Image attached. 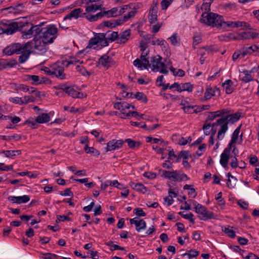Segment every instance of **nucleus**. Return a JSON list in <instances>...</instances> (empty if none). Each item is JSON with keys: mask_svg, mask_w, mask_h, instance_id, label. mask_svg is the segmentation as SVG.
<instances>
[{"mask_svg": "<svg viewBox=\"0 0 259 259\" xmlns=\"http://www.w3.org/2000/svg\"><path fill=\"white\" fill-rule=\"evenodd\" d=\"M72 62L66 61H58L51 66L52 74L59 79H64L66 75L64 72V66L68 67Z\"/></svg>", "mask_w": 259, "mask_h": 259, "instance_id": "0eeeda50", "label": "nucleus"}, {"mask_svg": "<svg viewBox=\"0 0 259 259\" xmlns=\"http://www.w3.org/2000/svg\"><path fill=\"white\" fill-rule=\"evenodd\" d=\"M188 180H189V178L186 174H182L181 175H180V174H177V179H176L177 181H186Z\"/></svg>", "mask_w": 259, "mask_h": 259, "instance_id": "052dcab7", "label": "nucleus"}, {"mask_svg": "<svg viewBox=\"0 0 259 259\" xmlns=\"http://www.w3.org/2000/svg\"><path fill=\"white\" fill-rule=\"evenodd\" d=\"M76 69L79 72H80L83 75H90V73L83 67L80 66H77Z\"/></svg>", "mask_w": 259, "mask_h": 259, "instance_id": "603ef678", "label": "nucleus"}, {"mask_svg": "<svg viewBox=\"0 0 259 259\" xmlns=\"http://www.w3.org/2000/svg\"><path fill=\"white\" fill-rule=\"evenodd\" d=\"M135 213L139 217H145L146 215L145 212L142 208H137L134 210Z\"/></svg>", "mask_w": 259, "mask_h": 259, "instance_id": "5fc2aeb1", "label": "nucleus"}, {"mask_svg": "<svg viewBox=\"0 0 259 259\" xmlns=\"http://www.w3.org/2000/svg\"><path fill=\"white\" fill-rule=\"evenodd\" d=\"M222 231L231 238H233L236 236L235 232L232 230V227L230 226L222 227Z\"/></svg>", "mask_w": 259, "mask_h": 259, "instance_id": "473e14b6", "label": "nucleus"}, {"mask_svg": "<svg viewBox=\"0 0 259 259\" xmlns=\"http://www.w3.org/2000/svg\"><path fill=\"white\" fill-rule=\"evenodd\" d=\"M123 143L124 141L122 140L113 139L111 140L107 143L106 152L117 150L122 146Z\"/></svg>", "mask_w": 259, "mask_h": 259, "instance_id": "4468645a", "label": "nucleus"}, {"mask_svg": "<svg viewBox=\"0 0 259 259\" xmlns=\"http://www.w3.org/2000/svg\"><path fill=\"white\" fill-rule=\"evenodd\" d=\"M118 32L115 31H108L105 33H98L90 40L88 48L96 49L99 46L101 48L107 46L108 45V40L114 41L118 39Z\"/></svg>", "mask_w": 259, "mask_h": 259, "instance_id": "7ed1b4c3", "label": "nucleus"}, {"mask_svg": "<svg viewBox=\"0 0 259 259\" xmlns=\"http://www.w3.org/2000/svg\"><path fill=\"white\" fill-rule=\"evenodd\" d=\"M172 194V189H169L168 190V196L167 197H165L164 199V201L165 202H167V204L168 206L171 205L174 202V199L172 198V196L171 195Z\"/></svg>", "mask_w": 259, "mask_h": 259, "instance_id": "a19ab883", "label": "nucleus"}, {"mask_svg": "<svg viewBox=\"0 0 259 259\" xmlns=\"http://www.w3.org/2000/svg\"><path fill=\"white\" fill-rule=\"evenodd\" d=\"M21 104H26L29 102H33L35 101V98L32 95L25 96L21 98Z\"/></svg>", "mask_w": 259, "mask_h": 259, "instance_id": "4c0bfd02", "label": "nucleus"}, {"mask_svg": "<svg viewBox=\"0 0 259 259\" xmlns=\"http://www.w3.org/2000/svg\"><path fill=\"white\" fill-rule=\"evenodd\" d=\"M147 55V53H145V55H144V53L143 52L140 57V59L141 60L142 63H143V67L145 68H147L148 67H149V65L150 64L149 63V61L148 58H146Z\"/></svg>", "mask_w": 259, "mask_h": 259, "instance_id": "58836bf2", "label": "nucleus"}, {"mask_svg": "<svg viewBox=\"0 0 259 259\" xmlns=\"http://www.w3.org/2000/svg\"><path fill=\"white\" fill-rule=\"evenodd\" d=\"M130 222L131 224H134L136 226V230L139 232L145 230L146 228V222L138 217L130 219Z\"/></svg>", "mask_w": 259, "mask_h": 259, "instance_id": "dca6fc26", "label": "nucleus"}, {"mask_svg": "<svg viewBox=\"0 0 259 259\" xmlns=\"http://www.w3.org/2000/svg\"><path fill=\"white\" fill-rule=\"evenodd\" d=\"M50 120V117L47 113L40 114L35 119V121L39 123H44L49 122Z\"/></svg>", "mask_w": 259, "mask_h": 259, "instance_id": "a878e982", "label": "nucleus"}, {"mask_svg": "<svg viewBox=\"0 0 259 259\" xmlns=\"http://www.w3.org/2000/svg\"><path fill=\"white\" fill-rule=\"evenodd\" d=\"M197 194V193L193 187L190 189V190L188 192V195L189 197L192 198H194L196 197Z\"/></svg>", "mask_w": 259, "mask_h": 259, "instance_id": "69168bd1", "label": "nucleus"}, {"mask_svg": "<svg viewBox=\"0 0 259 259\" xmlns=\"http://www.w3.org/2000/svg\"><path fill=\"white\" fill-rule=\"evenodd\" d=\"M57 256L55 254L48 253L45 256L41 257V259H55Z\"/></svg>", "mask_w": 259, "mask_h": 259, "instance_id": "774afa93", "label": "nucleus"}, {"mask_svg": "<svg viewBox=\"0 0 259 259\" xmlns=\"http://www.w3.org/2000/svg\"><path fill=\"white\" fill-rule=\"evenodd\" d=\"M194 109V106L188 105L183 107V109L186 113L192 114L195 113Z\"/></svg>", "mask_w": 259, "mask_h": 259, "instance_id": "49530a36", "label": "nucleus"}, {"mask_svg": "<svg viewBox=\"0 0 259 259\" xmlns=\"http://www.w3.org/2000/svg\"><path fill=\"white\" fill-rule=\"evenodd\" d=\"M85 12L88 15H91V13H95L98 10H102V6L101 5H97L93 4H86L85 6Z\"/></svg>", "mask_w": 259, "mask_h": 259, "instance_id": "6ab92c4d", "label": "nucleus"}, {"mask_svg": "<svg viewBox=\"0 0 259 259\" xmlns=\"http://www.w3.org/2000/svg\"><path fill=\"white\" fill-rule=\"evenodd\" d=\"M230 154L226 153L224 151L221 155L220 164L226 168L228 166V163L230 158Z\"/></svg>", "mask_w": 259, "mask_h": 259, "instance_id": "393cba45", "label": "nucleus"}, {"mask_svg": "<svg viewBox=\"0 0 259 259\" xmlns=\"http://www.w3.org/2000/svg\"><path fill=\"white\" fill-rule=\"evenodd\" d=\"M8 200L13 203L21 204L25 203L30 200L28 195H23L22 196H9Z\"/></svg>", "mask_w": 259, "mask_h": 259, "instance_id": "f3484780", "label": "nucleus"}, {"mask_svg": "<svg viewBox=\"0 0 259 259\" xmlns=\"http://www.w3.org/2000/svg\"><path fill=\"white\" fill-rule=\"evenodd\" d=\"M231 112L230 111L229 113L226 114L225 116L221 117L212 124L213 126H220V128L218 133V138L219 140H222L223 139L224 134L228 130V124L237 122L241 117V113L236 112L232 114Z\"/></svg>", "mask_w": 259, "mask_h": 259, "instance_id": "f03ea898", "label": "nucleus"}, {"mask_svg": "<svg viewBox=\"0 0 259 259\" xmlns=\"http://www.w3.org/2000/svg\"><path fill=\"white\" fill-rule=\"evenodd\" d=\"M114 108L119 110L121 112V116H124V114L126 112L125 111L126 109H130L131 108V105L127 102H117L114 105Z\"/></svg>", "mask_w": 259, "mask_h": 259, "instance_id": "aec40b11", "label": "nucleus"}, {"mask_svg": "<svg viewBox=\"0 0 259 259\" xmlns=\"http://www.w3.org/2000/svg\"><path fill=\"white\" fill-rule=\"evenodd\" d=\"M162 57L159 55H156L151 58L150 68H151L152 71L155 72H159L163 74H167L168 72L165 64L161 61Z\"/></svg>", "mask_w": 259, "mask_h": 259, "instance_id": "6e6552de", "label": "nucleus"}, {"mask_svg": "<svg viewBox=\"0 0 259 259\" xmlns=\"http://www.w3.org/2000/svg\"><path fill=\"white\" fill-rule=\"evenodd\" d=\"M177 171H166V170H163L162 172L163 175L166 178H168L169 179H173L174 180H176L177 177Z\"/></svg>", "mask_w": 259, "mask_h": 259, "instance_id": "72a5a7b5", "label": "nucleus"}, {"mask_svg": "<svg viewBox=\"0 0 259 259\" xmlns=\"http://www.w3.org/2000/svg\"><path fill=\"white\" fill-rule=\"evenodd\" d=\"M241 125H239L237 128L234 131L232 137V143H236L239 136V134L240 133V128Z\"/></svg>", "mask_w": 259, "mask_h": 259, "instance_id": "79ce46f5", "label": "nucleus"}, {"mask_svg": "<svg viewBox=\"0 0 259 259\" xmlns=\"http://www.w3.org/2000/svg\"><path fill=\"white\" fill-rule=\"evenodd\" d=\"M172 1L173 0H163L161 3L162 9L166 10Z\"/></svg>", "mask_w": 259, "mask_h": 259, "instance_id": "864d4df0", "label": "nucleus"}, {"mask_svg": "<svg viewBox=\"0 0 259 259\" xmlns=\"http://www.w3.org/2000/svg\"><path fill=\"white\" fill-rule=\"evenodd\" d=\"M199 254V252L195 249L190 250L189 252L184 254V256L187 255L189 258L196 257Z\"/></svg>", "mask_w": 259, "mask_h": 259, "instance_id": "de8ad7c7", "label": "nucleus"}, {"mask_svg": "<svg viewBox=\"0 0 259 259\" xmlns=\"http://www.w3.org/2000/svg\"><path fill=\"white\" fill-rule=\"evenodd\" d=\"M42 23L40 25L38 36L47 42L53 43L57 36L58 28L54 25H49L41 28Z\"/></svg>", "mask_w": 259, "mask_h": 259, "instance_id": "39448f33", "label": "nucleus"}, {"mask_svg": "<svg viewBox=\"0 0 259 259\" xmlns=\"http://www.w3.org/2000/svg\"><path fill=\"white\" fill-rule=\"evenodd\" d=\"M24 8V6H23V4H18V5H15L14 6H11L8 8H7V9H8V10H10V12H13V11L12 10H16V11H21L22 10V9ZM13 13H15L16 12L15 11H14Z\"/></svg>", "mask_w": 259, "mask_h": 259, "instance_id": "37998d69", "label": "nucleus"}, {"mask_svg": "<svg viewBox=\"0 0 259 259\" xmlns=\"http://www.w3.org/2000/svg\"><path fill=\"white\" fill-rule=\"evenodd\" d=\"M212 90L211 89L206 90L205 94H204V98L206 99H210L212 96H214V94L211 93Z\"/></svg>", "mask_w": 259, "mask_h": 259, "instance_id": "e2e57ef3", "label": "nucleus"}, {"mask_svg": "<svg viewBox=\"0 0 259 259\" xmlns=\"http://www.w3.org/2000/svg\"><path fill=\"white\" fill-rule=\"evenodd\" d=\"M170 71L172 72L173 74L175 76H179L182 77L185 75V71L182 69H178V70L176 69L171 67L170 69Z\"/></svg>", "mask_w": 259, "mask_h": 259, "instance_id": "a18cd8bd", "label": "nucleus"}, {"mask_svg": "<svg viewBox=\"0 0 259 259\" xmlns=\"http://www.w3.org/2000/svg\"><path fill=\"white\" fill-rule=\"evenodd\" d=\"M136 13V12L135 10H131V11L128 12L127 14L124 15L123 17L124 18V20H126L127 21L131 18L134 17Z\"/></svg>", "mask_w": 259, "mask_h": 259, "instance_id": "6e6d98bb", "label": "nucleus"}, {"mask_svg": "<svg viewBox=\"0 0 259 259\" xmlns=\"http://www.w3.org/2000/svg\"><path fill=\"white\" fill-rule=\"evenodd\" d=\"M3 153L7 157L12 158L13 156L19 155L21 153L20 150H3L0 152Z\"/></svg>", "mask_w": 259, "mask_h": 259, "instance_id": "cd10ccee", "label": "nucleus"}, {"mask_svg": "<svg viewBox=\"0 0 259 259\" xmlns=\"http://www.w3.org/2000/svg\"><path fill=\"white\" fill-rule=\"evenodd\" d=\"M200 21L208 26L217 27L218 28L222 26V17L217 14L210 12L205 15V13H202Z\"/></svg>", "mask_w": 259, "mask_h": 259, "instance_id": "423d86ee", "label": "nucleus"}, {"mask_svg": "<svg viewBox=\"0 0 259 259\" xmlns=\"http://www.w3.org/2000/svg\"><path fill=\"white\" fill-rule=\"evenodd\" d=\"M257 46L253 45L249 47H243L240 50L242 53V57L243 58L246 55L252 54L253 52H257Z\"/></svg>", "mask_w": 259, "mask_h": 259, "instance_id": "4be33fe9", "label": "nucleus"}, {"mask_svg": "<svg viewBox=\"0 0 259 259\" xmlns=\"http://www.w3.org/2000/svg\"><path fill=\"white\" fill-rule=\"evenodd\" d=\"M125 142L127 143V145L129 147L133 149L135 147H138L140 145V143L139 142L133 141L131 139H126L125 140Z\"/></svg>", "mask_w": 259, "mask_h": 259, "instance_id": "ea45409f", "label": "nucleus"}, {"mask_svg": "<svg viewBox=\"0 0 259 259\" xmlns=\"http://www.w3.org/2000/svg\"><path fill=\"white\" fill-rule=\"evenodd\" d=\"M174 46H178L180 44V38L177 33H174L168 38Z\"/></svg>", "mask_w": 259, "mask_h": 259, "instance_id": "f704fd0d", "label": "nucleus"}, {"mask_svg": "<svg viewBox=\"0 0 259 259\" xmlns=\"http://www.w3.org/2000/svg\"><path fill=\"white\" fill-rule=\"evenodd\" d=\"M131 116L136 117L139 116V114L137 111H129L128 112L124 114V116H121V118H128Z\"/></svg>", "mask_w": 259, "mask_h": 259, "instance_id": "8fccbe9b", "label": "nucleus"}, {"mask_svg": "<svg viewBox=\"0 0 259 259\" xmlns=\"http://www.w3.org/2000/svg\"><path fill=\"white\" fill-rule=\"evenodd\" d=\"M40 25L32 26L27 31H22V37L24 39H28L31 38L33 35L36 36L38 35Z\"/></svg>", "mask_w": 259, "mask_h": 259, "instance_id": "ddd939ff", "label": "nucleus"}, {"mask_svg": "<svg viewBox=\"0 0 259 259\" xmlns=\"http://www.w3.org/2000/svg\"><path fill=\"white\" fill-rule=\"evenodd\" d=\"M211 3L210 2H206L203 3L201 9L203 11V13H205V15L208 14V12L210 10Z\"/></svg>", "mask_w": 259, "mask_h": 259, "instance_id": "c03bdc74", "label": "nucleus"}, {"mask_svg": "<svg viewBox=\"0 0 259 259\" xmlns=\"http://www.w3.org/2000/svg\"><path fill=\"white\" fill-rule=\"evenodd\" d=\"M159 46H160L161 47V48H162V49L164 50L165 51H167L168 50V48H169L168 44L164 39L161 40L160 44H159Z\"/></svg>", "mask_w": 259, "mask_h": 259, "instance_id": "4d7b16f0", "label": "nucleus"}, {"mask_svg": "<svg viewBox=\"0 0 259 259\" xmlns=\"http://www.w3.org/2000/svg\"><path fill=\"white\" fill-rule=\"evenodd\" d=\"M230 165L233 168H235L238 166V163L236 156H234L233 157H231Z\"/></svg>", "mask_w": 259, "mask_h": 259, "instance_id": "13d9d810", "label": "nucleus"}, {"mask_svg": "<svg viewBox=\"0 0 259 259\" xmlns=\"http://www.w3.org/2000/svg\"><path fill=\"white\" fill-rule=\"evenodd\" d=\"M198 206L197 208H195V211L198 214L199 218L200 220L206 221L214 218V214L213 212L208 211L207 208L202 205Z\"/></svg>", "mask_w": 259, "mask_h": 259, "instance_id": "9b49d317", "label": "nucleus"}, {"mask_svg": "<svg viewBox=\"0 0 259 259\" xmlns=\"http://www.w3.org/2000/svg\"><path fill=\"white\" fill-rule=\"evenodd\" d=\"M66 93L73 98H82L83 97V93L76 91L72 87H68Z\"/></svg>", "mask_w": 259, "mask_h": 259, "instance_id": "b1692460", "label": "nucleus"}, {"mask_svg": "<svg viewBox=\"0 0 259 259\" xmlns=\"http://www.w3.org/2000/svg\"><path fill=\"white\" fill-rule=\"evenodd\" d=\"M31 48V43H16L5 48L4 53L7 55H12L15 53L21 54L18 60L20 63H24L28 59L32 52Z\"/></svg>", "mask_w": 259, "mask_h": 259, "instance_id": "f257e3e1", "label": "nucleus"}, {"mask_svg": "<svg viewBox=\"0 0 259 259\" xmlns=\"http://www.w3.org/2000/svg\"><path fill=\"white\" fill-rule=\"evenodd\" d=\"M232 82L231 80L228 79L225 81L224 83H223V87L225 89L226 93L227 94H231L233 91V88L231 85Z\"/></svg>", "mask_w": 259, "mask_h": 259, "instance_id": "c756f323", "label": "nucleus"}, {"mask_svg": "<svg viewBox=\"0 0 259 259\" xmlns=\"http://www.w3.org/2000/svg\"><path fill=\"white\" fill-rule=\"evenodd\" d=\"M85 18L90 22H94L102 18V14L98 13L96 15H88L83 12V9L77 8L73 9L69 14L66 15L64 20H72V19H77L78 18Z\"/></svg>", "mask_w": 259, "mask_h": 259, "instance_id": "20e7f679", "label": "nucleus"}, {"mask_svg": "<svg viewBox=\"0 0 259 259\" xmlns=\"http://www.w3.org/2000/svg\"><path fill=\"white\" fill-rule=\"evenodd\" d=\"M30 24L28 22H12L2 28L3 32L8 35H11L15 32L22 31L24 27Z\"/></svg>", "mask_w": 259, "mask_h": 259, "instance_id": "9d476101", "label": "nucleus"}, {"mask_svg": "<svg viewBox=\"0 0 259 259\" xmlns=\"http://www.w3.org/2000/svg\"><path fill=\"white\" fill-rule=\"evenodd\" d=\"M70 219L66 216V215H57V221L56 222H64L65 221H70Z\"/></svg>", "mask_w": 259, "mask_h": 259, "instance_id": "680f3d73", "label": "nucleus"}, {"mask_svg": "<svg viewBox=\"0 0 259 259\" xmlns=\"http://www.w3.org/2000/svg\"><path fill=\"white\" fill-rule=\"evenodd\" d=\"M130 186L132 189L136 191L145 193L147 191V189L141 183H135L134 182H131L129 183Z\"/></svg>", "mask_w": 259, "mask_h": 259, "instance_id": "5701e85b", "label": "nucleus"}, {"mask_svg": "<svg viewBox=\"0 0 259 259\" xmlns=\"http://www.w3.org/2000/svg\"><path fill=\"white\" fill-rule=\"evenodd\" d=\"M88 254H90L93 259H98L99 255H98V252L97 251L90 250Z\"/></svg>", "mask_w": 259, "mask_h": 259, "instance_id": "338daca9", "label": "nucleus"}, {"mask_svg": "<svg viewBox=\"0 0 259 259\" xmlns=\"http://www.w3.org/2000/svg\"><path fill=\"white\" fill-rule=\"evenodd\" d=\"M193 89V86L189 82L180 84V87L179 88L178 92L187 91L191 92Z\"/></svg>", "mask_w": 259, "mask_h": 259, "instance_id": "bb28decb", "label": "nucleus"}, {"mask_svg": "<svg viewBox=\"0 0 259 259\" xmlns=\"http://www.w3.org/2000/svg\"><path fill=\"white\" fill-rule=\"evenodd\" d=\"M163 23L162 22L161 23H155V24H152V32L154 33H157L160 28L162 26Z\"/></svg>", "mask_w": 259, "mask_h": 259, "instance_id": "3c124183", "label": "nucleus"}, {"mask_svg": "<svg viewBox=\"0 0 259 259\" xmlns=\"http://www.w3.org/2000/svg\"><path fill=\"white\" fill-rule=\"evenodd\" d=\"M157 8L156 6H153L149 12V21L152 25L156 23L157 20Z\"/></svg>", "mask_w": 259, "mask_h": 259, "instance_id": "412c9836", "label": "nucleus"}, {"mask_svg": "<svg viewBox=\"0 0 259 259\" xmlns=\"http://www.w3.org/2000/svg\"><path fill=\"white\" fill-rule=\"evenodd\" d=\"M40 77L35 75H28L27 79L31 81V83L35 85L39 84Z\"/></svg>", "mask_w": 259, "mask_h": 259, "instance_id": "c9c22d12", "label": "nucleus"}, {"mask_svg": "<svg viewBox=\"0 0 259 259\" xmlns=\"http://www.w3.org/2000/svg\"><path fill=\"white\" fill-rule=\"evenodd\" d=\"M98 62L99 65L106 68H109L115 64L113 59L106 54L101 56Z\"/></svg>", "mask_w": 259, "mask_h": 259, "instance_id": "2eb2a0df", "label": "nucleus"}, {"mask_svg": "<svg viewBox=\"0 0 259 259\" xmlns=\"http://www.w3.org/2000/svg\"><path fill=\"white\" fill-rule=\"evenodd\" d=\"M241 73L244 75L241 78L242 81L245 82H248L253 80L250 72L248 71L244 70Z\"/></svg>", "mask_w": 259, "mask_h": 259, "instance_id": "7c9ffc66", "label": "nucleus"}, {"mask_svg": "<svg viewBox=\"0 0 259 259\" xmlns=\"http://www.w3.org/2000/svg\"><path fill=\"white\" fill-rule=\"evenodd\" d=\"M248 24L244 21H233V28H238L240 27H247Z\"/></svg>", "mask_w": 259, "mask_h": 259, "instance_id": "09e8293b", "label": "nucleus"}, {"mask_svg": "<svg viewBox=\"0 0 259 259\" xmlns=\"http://www.w3.org/2000/svg\"><path fill=\"white\" fill-rule=\"evenodd\" d=\"M130 97L132 98H136L138 100H141L142 102L145 103L147 102L146 95L142 92H137L135 94H133L132 93H131Z\"/></svg>", "mask_w": 259, "mask_h": 259, "instance_id": "c85d7f7f", "label": "nucleus"}, {"mask_svg": "<svg viewBox=\"0 0 259 259\" xmlns=\"http://www.w3.org/2000/svg\"><path fill=\"white\" fill-rule=\"evenodd\" d=\"M85 151L87 153H92L95 156H98L100 155V152L95 149L94 147H89L88 144H86L84 148Z\"/></svg>", "mask_w": 259, "mask_h": 259, "instance_id": "e433bc0d", "label": "nucleus"}, {"mask_svg": "<svg viewBox=\"0 0 259 259\" xmlns=\"http://www.w3.org/2000/svg\"><path fill=\"white\" fill-rule=\"evenodd\" d=\"M130 9L131 8L129 7L128 5H124L122 7L113 8L110 10L100 13L102 14V17L104 15H107L108 17H117L123 14Z\"/></svg>", "mask_w": 259, "mask_h": 259, "instance_id": "f8f14e48", "label": "nucleus"}, {"mask_svg": "<svg viewBox=\"0 0 259 259\" xmlns=\"http://www.w3.org/2000/svg\"><path fill=\"white\" fill-rule=\"evenodd\" d=\"M68 87L65 84H60L57 86L54 87V88L56 90H62L66 93Z\"/></svg>", "mask_w": 259, "mask_h": 259, "instance_id": "0e129e2a", "label": "nucleus"}, {"mask_svg": "<svg viewBox=\"0 0 259 259\" xmlns=\"http://www.w3.org/2000/svg\"><path fill=\"white\" fill-rule=\"evenodd\" d=\"M242 57V53L240 50H238L236 51L232 56V60L233 61H236V60L240 57Z\"/></svg>", "mask_w": 259, "mask_h": 259, "instance_id": "bf43d9fd", "label": "nucleus"}, {"mask_svg": "<svg viewBox=\"0 0 259 259\" xmlns=\"http://www.w3.org/2000/svg\"><path fill=\"white\" fill-rule=\"evenodd\" d=\"M230 110L228 109H223L222 110H218L217 111L210 112L211 114L215 115L217 117H223L225 116L226 114L229 113Z\"/></svg>", "mask_w": 259, "mask_h": 259, "instance_id": "2f4dec72", "label": "nucleus"}, {"mask_svg": "<svg viewBox=\"0 0 259 259\" xmlns=\"http://www.w3.org/2000/svg\"><path fill=\"white\" fill-rule=\"evenodd\" d=\"M131 30L130 29H126L125 31L121 32L119 34H118V43L119 44H125L126 43L131 36Z\"/></svg>", "mask_w": 259, "mask_h": 259, "instance_id": "a211bd4d", "label": "nucleus"}, {"mask_svg": "<svg viewBox=\"0 0 259 259\" xmlns=\"http://www.w3.org/2000/svg\"><path fill=\"white\" fill-rule=\"evenodd\" d=\"M27 43H31V51L34 49L38 51V53L43 54L45 53L48 49L49 43L43 40L38 36L37 39L34 38L32 40L28 41Z\"/></svg>", "mask_w": 259, "mask_h": 259, "instance_id": "1a4fd4ad", "label": "nucleus"}]
</instances>
